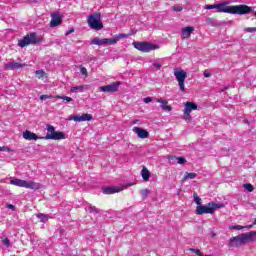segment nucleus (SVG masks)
<instances>
[{
    "instance_id": "a18cd8bd",
    "label": "nucleus",
    "mask_w": 256,
    "mask_h": 256,
    "mask_svg": "<svg viewBox=\"0 0 256 256\" xmlns=\"http://www.w3.org/2000/svg\"><path fill=\"white\" fill-rule=\"evenodd\" d=\"M204 77L209 78L211 77V73L207 72V70L204 71Z\"/></svg>"
},
{
    "instance_id": "1a4fd4ad",
    "label": "nucleus",
    "mask_w": 256,
    "mask_h": 256,
    "mask_svg": "<svg viewBox=\"0 0 256 256\" xmlns=\"http://www.w3.org/2000/svg\"><path fill=\"white\" fill-rule=\"evenodd\" d=\"M174 77L176 81H178V85L180 87V91L185 92V79H187V72L184 70H174Z\"/></svg>"
},
{
    "instance_id": "b1692460",
    "label": "nucleus",
    "mask_w": 256,
    "mask_h": 256,
    "mask_svg": "<svg viewBox=\"0 0 256 256\" xmlns=\"http://www.w3.org/2000/svg\"><path fill=\"white\" fill-rule=\"evenodd\" d=\"M141 175H142V179H144L145 181H149L150 177H151V173L149 172V170L144 167L141 171Z\"/></svg>"
},
{
    "instance_id": "4c0bfd02",
    "label": "nucleus",
    "mask_w": 256,
    "mask_h": 256,
    "mask_svg": "<svg viewBox=\"0 0 256 256\" xmlns=\"http://www.w3.org/2000/svg\"><path fill=\"white\" fill-rule=\"evenodd\" d=\"M173 10L176 11L177 13H179V12L183 11V7H181V6H174Z\"/></svg>"
},
{
    "instance_id": "ea45409f",
    "label": "nucleus",
    "mask_w": 256,
    "mask_h": 256,
    "mask_svg": "<svg viewBox=\"0 0 256 256\" xmlns=\"http://www.w3.org/2000/svg\"><path fill=\"white\" fill-rule=\"evenodd\" d=\"M204 9H208V10L215 9V4H213V5H205Z\"/></svg>"
},
{
    "instance_id": "ddd939ff",
    "label": "nucleus",
    "mask_w": 256,
    "mask_h": 256,
    "mask_svg": "<svg viewBox=\"0 0 256 256\" xmlns=\"http://www.w3.org/2000/svg\"><path fill=\"white\" fill-rule=\"evenodd\" d=\"M21 67H27V64H21L15 61L5 64V69H7L8 71H14V69H21Z\"/></svg>"
},
{
    "instance_id": "dca6fc26",
    "label": "nucleus",
    "mask_w": 256,
    "mask_h": 256,
    "mask_svg": "<svg viewBox=\"0 0 256 256\" xmlns=\"http://www.w3.org/2000/svg\"><path fill=\"white\" fill-rule=\"evenodd\" d=\"M133 132L136 133L140 139H147V137H149V132L143 128L134 127Z\"/></svg>"
},
{
    "instance_id": "58836bf2",
    "label": "nucleus",
    "mask_w": 256,
    "mask_h": 256,
    "mask_svg": "<svg viewBox=\"0 0 256 256\" xmlns=\"http://www.w3.org/2000/svg\"><path fill=\"white\" fill-rule=\"evenodd\" d=\"M40 99H41V101H45L46 99H51V96H49V95H41Z\"/></svg>"
},
{
    "instance_id": "79ce46f5",
    "label": "nucleus",
    "mask_w": 256,
    "mask_h": 256,
    "mask_svg": "<svg viewBox=\"0 0 256 256\" xmlns=\"http://www.w3.org/2000/svg\"><path fill=\"white\" fill-rule=\"evenodd\" d=\"M143 101L145 103H151V101H153V99L151 97H146V98L143 99Z\"/></svg>"
},
{
    "instance_id": "a878e982",
    "label": "nucleus",
    "mask_w": 256,
    "mask_h": 256,
    "mask_svg": "<svg viewBox=\"0 0 256 256\" xmlns=\"http://www.w3.org/2000/svg\"><path fill=\"white\" fill-rule=\"evenodd\" d=\"M149 193H151V191H149V189H143L140 191V195H141L142 199H147V197H149Z\"/></svg>"
},
{
    "instance_id": "f3484780",
    "label": "nucleus",
    "mask_w": 256,
    "mask_h": 256,
    "mask_svg": "<svg viewBox=\"0 0 256 256\" xmlns=\"http://www.w3.org/2000/svg\"><path fill=\"white\" fill-rule=\"evenodd\" d=\"M73 121H76L77 123H81L83 121H91L93 119V115L91 114H82L81 116H72Z\"/></svg>"
},
{
    "instance_id": "f8f14e48",
    "label": "nucleus",
    "mask_w": 256,
    "mask_h": 256,
    "mask_svg": "<svg viewBox=\"0 0 256 256\" xmlns=\"http://www.w3.org/2000/svg\"><path fill=\"white\" fill-rule=\"evenodd\" d=\"M197 109H198L197 104L193 102H187L184 108V115H186L189 119H191V112L197 111Z\"/></svg>"
},
{
    "instance_id": "7ed1b4c3",
    "label": "nucleus",
    "mask_w": 256,
    "mask_h": 256,
    "mask_svg": "<svg viewBox=\"0 0 256 256\" xmlns=\"http://www.w3.org/2000/svg\"><path fill=\"white\" fill-rule=\"evenodd\" d=\"M223 207H225V204L223 203L209 202L207 205L202 204L200 206H197L196 214L197 215H205V214L213 215L216 209H223Z\"/></svg>"
},
{
    "instance_id": "4468645a",
    "label": "nucleus",
    "mask_w": 256,
    "mask_h": 256,
    "mask_svg": "<svg viewBox=\"0 0 256 256\" xmlns=\"http://www.w3.org/2000/svg\"><path fill=\"white\" fill-rule=\"evenodd\" d=\"M51 17L52 19L50 21V27H57L63 23V18H61V15L54 13L51 15Z\"/></svg>"
},
{
    "instance_id": "37998d69",
    "label": "nucleus",
    "mask_w": 256,
    "mask_h": 256,
    "mask_svg": "<svg viewBox=\"0 0 256 256\" xmlns=\"http://www.w3.org/2000/svg\"><path fill=\"white\" fill-rule=\"evenodd\" d=\"M0 151H11V148L5 147V146H3V147L0 146Z\"/></svg>"
},
{
    "instance_id": "a211bd4d",
    "label": "nucleus",
    "mask_w": 256,
    "mask_h": 256,
    "mask_svg": "<svg viewBox=\"0 0 256 256\" xmlns=\"http://www.w3.org/2000/svg\"><path fill=\"white\" fill-rule=\"evenodd\" d=\"M157 103H161V109H163V111H167L168 113L173 111V107L168 105V101L167 100H163V99H156Z\"/></svg>"
},
{
    "instance_id": "72a5a7b5",
    "label": "nucleus",
    "mask_w": 256,
    "mask_h": 256,
    "mask_svg": "<svg viewBox=\"0 0 256 256\" xmlns=\"http://www.w3.org/2000/svg\"><path fill=\"white\" fill-rule=\"evenodd\" d=\"M194 201H195L196 205H198V206L202 205L201 199L197 194H194Z\"/></svg>"
},
{
    "instance_id": "6e6552de",
    "label": "nucleus",
    "mask_w": 256,
    "mask_h": 256,
    "mask_svg": "<svg viewBox=\"0 0 256 256\" xmlns=\"http://www.w3.org/2000/svg\"><path fill=\"white\" fill-rule=\"evenodd\" d=\"M133 45L135 49H137L138 51H142V53H149L150 51H155V49H159V46L151 44L149 42H134Z\"/></svg>"
},
{
    "instance_id": "f704fd0d",
    "label": "nucleus",
    "mask_w": 256,
    "mask_h": 256,
    "mask_svg": "<svg viewBox=\"0 0 256 256\" xmlns=\"http://www.w3.org/2000/svg\"><path fill=\"white\" fill-rule=\"evenodd\" d=\"M244 189H246V191H249V193H251L253 191V185L244 184Z\"/></svg>"
},
{
    "instance_id": "09e8293b",
    "label": "nucleus",
    "mask_w": 256,
    "mask_h": 256,
    "mask_svg": "<svg viewBox=\"0 0 256 256\" xmlns=\"http://www.w3.org/2000/svg\"><path fill=\"white\" fill-rule=\"evenodd\" d=\"M206 21H207L208 23H213V19H211V18H207Z\"/></svg>"
},
{
    "instance_id": "39448f33",
    "label": "nucleus",
    "mask_w": 256,
    "mask_h": 256,
    "mask_svg": "<svg viewBox=\"0 0 256 256\" xmlns=\"http://www.w3.org/2000/svg\"><path fill=\"white\" fill-rule=\"evenodd\" d=\"M10 185H15V187H24L25 189H33L37 191L41 189V184L34 181H27L19 178H14L10 180Z\"/></svg>"
},
{
    "instance_id": "0eeeda50",
    "label": "nucleus",
    "mask_w": 256,
    "mask_h": 256,
    "mask_svg": "<svg viewBox=\"0 0 256 256\" xmlns=\"http://www.w3.org/2000/svg\"><path fill=\"white\" fill-rule=\"evenodd\" d=\"M48 134L44 137H42V139L45 140H49L52 139L53 141H61V139H65V133L61 132V131H55V127L51 124H48L46 126Z\"/></svg>"
},
{
    "instance_id": "2eb2a0df",
    "label": "nucleus",
    "mask_w": 256,
    "mask_h": 256,
    "mask_svg": "<svg viewBox=\"0 0 256 256\" xmlns=\"http://www.w3.org/2000/svg\"><path fill=\"white\" fill-rule=\"evenodd\" d=\"M23 138L26 139V141H37V139H43V137H39L37 134L29 130L23 132Z\"/></svg>"
},
{
    "instance_id": "6ab92c4d",
    "label": "nucleus",
    "mask_w": 256,
    "mask_h": 256,
    "mask_svg": "<svg viewBox=\"0 0 256 256\" xmlns=\"http://www.w3.org/2000/svg\"><path fill=\"white\" fill-rule=\"evenodd\" d=\"M193 31H195V27H193V26H188V27L182 28V35H183L184 39H189V37H191V33H193Z\"/></svg>"
},
{
    "instance_id": "9b49d317",
    "label": "nucleus",
    "mask_w": 256,
    "mask_h": 256,
    "mask_svg": "<svg viewBox=\"0 0 256 256\" xmlns=\"http://www.w3.org/2000/svg\"><path fill=\"white\" fill-rule=\"evenodd\" d=\"M119 85H121V82H113L106 86H101L100 91L103 93H115L119 91Z\"/></svg>"
},
{
    "instance_id": "412c9836",
    "label": "nucleus",
    "mask_w": 256,
    "mask_h": 256,
    "mask_svg": "<svg viewBox=\"0 0 256 256\" xmlns=\"http://www.w3.org/2000/svg\"><path fill=\"white\" fill-rule=\"evenodd\" d=\"M86 89H88L87 85H81V86L72 87L70 91L71 93H83V91H85Z\"/></svg>"
},
{
    "instance_id": "a19ab883",
    "label": "nucleus",
    "mask_w": 256,
    "mask_h": 256,
    "mask_svg": "<svg viewBox=\"0 0 256 256\" xmlns=\"http://www.w3.org/2000/svg\"><path fill=\"white\" fill-rule=\"evenodd\" d=\"M80 71L82 75H87V68L81 67Z\"/></svg>"
},
{
    "instance_id": "bb28decb",
    "label": "nucleus",
    "mask_w": 256,
    "mask_h": 256,
    "mask_svg": "<svg viewBox=\"0 0 256 256\" xmlns=\"http://www.w3.org/2000/svg\"><path fill=\"white\" fill-rule=\"evenodd\" d=\"M35 75L38 77V79H43L45 77V71L43 70H36Z\"/></svg>"
},
{
    "instance_id": "4be33fe9",
    "label": "nucleus",
    "mask_w": 256,
    "mask_h": 256,
    "mask_svg": "<svg viewBox=\"0 0 256 256\" xmlns=\"http://www.w3.org/2000/svg\"><path fill=\"white\" fill-rule=\"evenodd\" d=\"M37 219L41 221V223H47L49 219H51V216L48 214L39 213L36 215Z\"/></svg>"
},
{
    "instance_id": "aec40b11",
    "label": "nucleus",
    "mask_w": 256,
    "mask_h": 256,
    "mask_svg": "<svg viewBox=\"0 0 256 256\" xmlns=\"http://www.w3.org/2000/svg\"><path fill=\"white\" fill-rule=\"evenodd\" d=\"M121 191L119 187H105L102 189L104 195H113V193H119Z\"/></svg>"
},
{
    "instance_id": "7c9ffc66",
    "label": "nucleus",
    "mask_w": 256,
    "mask_h": 256,
    "mask_svg": "<svg viewBox=\"0 0 256 256\" xmlns=\"http://www.w3.org/2000/svg\"><path fill=\"white\" fill-rule=\"evenodd\" d=\"M195 177H197L195 173H186L184 179H195Z\"/></svg>"
},
{
    "instance_id": "c756f323",
    "label": "nucleus",
    "mask_w": 256,
    "mask_h": 256,
    "mask_svg": "<svg viewBox=\"0 0 256 256\" xmlns=\"http://www.w3.org/2000/svg\"><path fill=\"white\" fill-rule=\"evenodd\" d=\"M58 99H63V101H67V103H71V101H73V98L69 96H58Z\"/></svg>"
},
{
    "instance_id": "20e7f679",
    "label": "nucleus",
    "mask_w": 256,
    "mask_h": 256,
    "mask_svg": "<svg viewBox=\"0 0 256 256\" xmlns=\"http://www.w3.org/2000/svg\"><path fill=\"white\" fill-rule=\"evenodd\" d=\"M43 43V37L38 36L37 33L32 32L23 37V39L18 41L19 47H27L29 45H40Z\"/></svg>"
},
{
    "instance_id": "49530a36",
    "label": "nucleus",
    "mask_w": 256,
    "mask_h": 256,
    "mask_svg": "<svg viewBox=\"0 0 256 256\" xmlns=\"http://www.w3.org/2000/svg\"><path fill=\"white\" fill-rule=\"evenodd\" d=\"M8 209H12V211H15V206L13 204L7 205Z\"/></svg>"
},
{
    "instance_id": "e433bc0d",
    "label": "nucleus",
    "mask_w": 256,
    "mask_h": 256,
    "mask_svg": "<svg viewBox=\"0 0 256 256\" xmlns=\"http://www.w3.org/2000/svg\"><path fill=\"white\" fill-rule=\"evenodd\" d=\"M153 67H154V69H157V71H159V69H161V67H162V64L155 62V63L153 64Z\"/></svg>"
},
{
    "instance_id": "9d476101",
    "label": "nucleus",
    "mask_w": 256,
    "mask_h": 256,
    "mask_svg": "<svg viewBox=\"0 0 256 256\" xmlns=\"http://www.w3.org/2000/svg\"><path fill=\"white\" fill-rule=\"evenodd\" d=\"M92 45H98L99 47L103 46V47H107L108 45H116L117 44V40H113V38H99V37H95L92 42Z\"/></svg>"
},
{
    "instance_id": "c9c22d12",
    "label": "nucleus",
    "mask_w": 256,
    "mask_h": 256,
    "mask_svg": "<svg viewBox=\"0 0 256 256\" xmlns=\"http://www.w3.org/2000/svg\"><path fill=\"white\" fill-rule=\"evenodd\" d=\"M190 251H192V253H196V255L198 256H203V252H201V250L199 249H190Z\"/></svg>"
},
{
    "instance_id": "f257e3e1",
    "label": "nucleus",
    "mask_w": 256,
    "mask_h": 256,
    "mask_svg": "<svg viewBox=\"0 0 256 256\" xmlns=\"http://www.w3.org/2000/svg\"><path fill=\"white\" fill-rule=\"evenodd\" d=\"M227 5H229V2L214 4L216 13H230L231 15H247L248 13H253V9L245 4L236 6Z\"/></svg>"
},
{
    "instance_id": "c85d7f7f",
    "label": "nucleus",
    "mask_w": 256,
    "mask_h": 256,
    "mask_svg": "<svg viewBox=\"0 0 256 256\" xmlns=\"http://www.w3.org/2000/svg\"><path fill=\"white\" fill-rule=\"evenodd\" d=\"M126 37H128L127 34H119L115 38H112V40H116V43H117L120 39H125Z\"/></svg>"
},
{
    "instance_id": "2f4dec72",
    "label": "nucleus",
    "mask_w": 256,
    "mask_h": 256,
    "mask_svg": "<svg viewBox=\"0 0 256 256\" xmlns=\"http://www.w3.org/2000/svg\"><path fill=\"white\" fill-rule=\"evenodd\" d=\"M244 31L246 33H255L256 32V27H247V28H244Z\"/></svg>"
},
{
    "instance_id": "f03ea898",
    "label": "nucleus",
    "mask_w": 256,
    "mask_h": 256,
    "mask_svg": "<svg viewBox=\"0 0 256 256\" xmlns=\"http://www.w3.org/2000/svg\"><path fill=\"white\" fill-rule=\"evenodd\" d=\"M253 241H256V231L243 233L230 238L228 247H241V245H245V243H253Z\"/></svg>"
},
{
    "instance_id": "423d86ee",
    "label": "nucleus",
    "mask_w": 256,
    "mask_h": 256,
    "mask_svg": "<svg viewBox=\"0 0 256 256\" xmlns=\"http://www.w3.org/2000/svg\"><path fill=\"white\" fill-rule=\"evenodd\" d=\"M88 27L94 29V31H101V29H103L100 13H94L88 16Z\"/></svg>"
},
{
    "instance_id": "473e14b6",
    "label": "nucleus",
    "mask_w": 256,
    "mask_h": 256,
    "mask_svg": "<svg viewBox=\"0 0 256 256\" xmlns=\"http://www.w3.org/2000/svg\"><path fill=\"white\" fill-rule=\"evenodd\" d=\"M2 245H4L5 247H11V241L9 240V238H5L2 241Z\"/></svg>"
},
{
    "instance_id": "5701e85b",
    "label": "nucleus",
    "mask_w": 256,
    "mask_h": 256,
    "mask_svg": "<svg viewBox=\"0 0 256 256\" xmlns=\"http://www.w3.org/2000/svg\"><path fill=\"white\" fill-rule=\"evenodd\" d=\"M168 160L170 161H178L179 165H183V163H185L187 160L183 157H175V156H169Z\"/></svg>"
},
{
    "instance_id": "cd10ccee",
    "label": "nucleus",
    "mask_w": 256,
    "mask_h": 256,
    "mask_svg": "<svg viewBox=\"0 0 256 256\" xmlns=\"http://www.w3.org/2000/svg\"><path fill=\"white\" fill-rule=\"evenodd\" d=\"M230 229L236 230V231H241V229H247V226L234 225V226H230Z\"/></svg>"
},
{
    "instance_id": "393cba45",
    "label": "nucleus",
    "mask_w": 256,
    "mask_h": 256,
    "mask_svg": "<svg viewBox=\"0 0 256 256\" xmlns=\"http://www.w3.org/2000/svg\"><path fill=\"white\" fill-rule=\"evenodd\" d=\"M86 211H88V213H100L101 210L97 209L95 206L90 205L86 208Z\"/></svg>"
},
{
    "instance_id": "de8ad7c7",
    "label": "nucleus",
    "mask_w": 256,
    "mask_h": 256,
    "mask_svg": "<svg viewBox=\"0 0 256 256\" xmlns=\"http://www.w3.org/2000/svg\"><path fill=\"white\" fill-rule=\"evenodd\" d=\"M253 225H256V219L253 224L246 226V229H252Z\"/></svg>"
},
{
    "instance_id": "c03bdc74",
    "label": "nucleus",
    "mask_w": 256,
    "mask_h": 256,
    "mask_svg": "<svg viewBox=\"0 0 256 256\" xmlns=\"http://www.w3.org/2000/svg\"><path fill=\"white\" fill-rule=\"evenodd\" d=\"M71 33H75V29L68 30L65 35H71Z\"/></svg>"
}]
</instances>
